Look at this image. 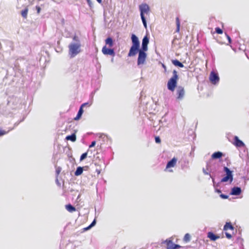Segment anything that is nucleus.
Segmentation results:
<instances>
[{"mask_svg":"<svg viewBox=\"0 0 249 249\" xmlns=\"http://www.w3.org/2000/svg\"><path fill=\"white\" fill-rule=\"evenodd\" d=\"M131 40L132 45L128 53V56L129 57L135 56L140 50V41L137 36L134 34H132L131 36Z\"/></svg>","mask_w":249,"mask_h":249,"instance_id":"1","label":"nucleus"},{"mask_svg":"<svg viewBox=\"0 0 249 249\" xmlns=\"http://www.w3.org/2000/svg\"><path fill=\"white\" fill-rule=\"evenodd\" d=\"M178 72L176 70H174L173 71L172 77L168 80L167 82V88L171 91H174L176 87H177V82L178 80Z\"/></svg>","mask_w":249,"mask_h":249,"instance_id":"2","label":"nucleus"},{"mask_svg":"<svg viewBox=\"0 0 249 249\" xmlns=\"http://www.w3.org/2000/svg\"><path fill=\"white\" fill-rule=\"evenodd\" d=\"M80 42L71 43L69 46V53L71 57H73L81 52Z\"/></svg>","mask_w":249,"mask_h":249,"instance_id":"3","label":"nucleus"},{"mask_svg":"<svg viewBox=\"0 0 249 249\" xmlns=\"http://www.w3.org/2000/svg\"><path fill=\"white\" fill-rule=\"evenodd\" d=\"M96 154L99 155L97 156L96 160H98V161H96L94 163V164L99 166V168L96 169V171L97 172V174H99L102 170V167L104 166L105 163L103 161L102 154H101L100 152H97Z\"/></svg>","mask_w":249,"mask_h":249,"instance_id":"4","label":"nucleus"},{"mask_svg":"<svg viewBox=\"0 0 249 249\" xmlns=\"http://www.w3.org/2000/svg\"><path fill=\"white\" fill-rule=\"evenodd\" d=\"M224 171L226 173V176L222 178L221 181L222 182H227L230 180V182L233 180V176L232 171H231L228 167H224Z\"/></svg>","mask_w":249,"mask_h":249,"instance_id":"5","label":"nucleus"},{"mask_svg":"<svg viewBox=\"0 0 249 249\" xmlns=\"http://www.w3.org/2000/svg\"><path fill=\"white\" fill-rule=\"evenodd\" d=\"M145 51L139 50L138 52L139 53V55L138 58L137 63L138 65L143 64L145 62L147 54L145 52Z\"/></svg>","mask_w":249,"mask_h":249,"instance_id":"6","label":"nucleus"},{"mask_svg":"<svg viewBox=\"0 0 249 249\" xmlns=\"http://www.w3.org/2000/svg\"><path fill=\"white\" fill-rule=\"evenodd\" d=\"M177 99L179 100H182L185 94V91L184 87L182 86H178L176 90Z\"/></svg>","mask_w":249,"mask_h":249,"instance_id":"7","label":"nucleus"},{"mask_svg":"<svg viewBox=\"0 0 249 249\" xmlns=\"http://www.w3.org/2000/svg\"><path fill=\"white\" fill-rule=\"evenodd\" d=\"M139 8L141 11V17L145 18L144 15L148 14L149 12V6L146 4H142L139 6Z\"/></svg>","mask_w":249,"mask_h":249,"instance_id":"8","label":"nucleus"},{"mask_svg":"<svg viewBox=\"0 0 249 249\" xmlns=\"http://www.w3.org/2000/svg\"><path fill=\"white\" fill-rule=\"evenodd\" d=\"M91 105H92L91 103H90V104L89 103H86L83 104L81 106L80 109L78 111V112L76 116L74 118V119L75 120H78L81 118V117L83 113V108L86 106L89 107L91 106Z\"/></svg>","mask_w":249,"mask_h":249,"instance_id":"9","label":"nucleus"},{"mask_svg":"<svg viewBox=\"0 0 249 249\" xmlns=\"http://www.w3.org/2000/svg\"><path fill=\"white\" fill-rule=\"evenodd\" d=\"M96 137H98L99 139L97 140L96 142L94 141V146H95L96 143H97L98 145L100 144L101 145L103 144V142H105L106 141H107V138L104 134H98L96 135Z\"/></svg>","mask_w":249,"mask_h":249,"instance_id":"10","label":"nucleus"},{"mask_svg":"<svg viewBox=\"0 0 249 249\" xmlns=\"http://www.w3.org/2000/svg\"><path fill=\"white\" fill-rule=\"evenodd\" d=\"M209 79L211 82L213 84H216L219 80V78L217 74L213 71L211 72Z\"/></svg>","mask_w":249,"mask_h":249,"instance_id":"11","label":"nucleus"},{"mask_svg":"<svg viewBox=\"0 0 249 249\" xmlns=\"http://www.w3.org/2000/svg\"><path fill=\"white\" fill-rule=\"evenodd\" d=\"M102 52L105 55H109L112 56H114L115 54L113 49L107 48L106 46L102 48Z\"/></svg>","mask_w":249,"mask_h":249,"instance_id":"12","label":"nucleus"},{"mask_svg":"<svg viewBox=\"0 0 249 249\" xmlns=\"http://www.w3.org/2000/svg\"><path fill=\"white\" fill-rule=\"evenodd\" d=\"M166 245L167 249H179L181 248L180 246L173 243L171 240H167Z\"/></svg>","mask_w":249,"mask_h":249,"instance_id":"13","label":"nucleus"},{"mask_svg":"<svg viewBox=\"0 0 249 249\" xmlns=\"http://www.w3.org/2000/svg\"><path fill=\"white\" fill-rule=\"evenodd\" d=\"M149 43L148 38L145 36L142 39V48L141 50L147 51L148 50V44Z\"/></svg>","mask_w":249,"mask_h":249,"instance_id":"14","label":"nucleus"},{"mask_svg":"<svg viewBox=\"0 0 249 249\" xmlns=\"http://www.w3.org/2000/svg\"><path fill=\"white\" fill-rule=\"evenodd\" d=\"M233 144L236 147H241L245 146L244 143L239 139L238 137L236 136L234 137Z\"/></svg>","mask_w":249,"mask_h":249,"instance_id":"15","label":"nucleus"},{"mask_svg":"<svg viewBox=\"0 0 249 249\" xmlns=\"http://www.w3.org/2000/svg\"><path fill=\"white\" fill-rule=\"evenodd\" d=\"M177 160L175 158H173L171 160H170L166 165V168H169L171 167H174L177 163Z\"/></svg>","mask_w":249,"mask_h":249,"instance_id":"16","label":"nucleus"},{"mask_svg":"<svg viewBox=\"0 0 249 249\" xmlns=\"http://www.w3.org/2000/svg\"><path fill=\"white\" fill-rule=\"evenodd\" d=\"M241 193V189L240 187H234L232 189L231 194L232 195H239Z\"/></svg>","mask_w":249,"mask_h":249,"instance_id":"17","label":"nucleus"},{"mask_svg":"<svg viewBox=\"0 0 249 249\" xmlns=\"http://www.w3.org/2000/svg\"><path fill=\"white\" fill-rule=\"evenodd\" d=\"M223 156V153L221 152L218 151L213 153L212 156L211 158L212 159H220Z\"/></svg>","mask_w":249,"mask_h":249,"instance_id":"18","label":"nucleus"},{"mask_svg":"<svg viewBox=\"0 0 249 249\" xmlns=\"http://www.w3.org/2000/svg\"><path fill=\"white\" fill-rule=\"evenodd\" d=\"M208 237L212 241H215L219 238V236L216 235L212 232L208 233Z\"/></svg>","mask_w":249,"mask_h":249,"instance_id":"19","label":"nucleus"},{"mask_svg":"<svg viewBox=\"0 0 249 249\" xmlns=\"http://www.w3.org/2000/svg\"><path fill=\"white\" fill-rule=\"evenodd\" d=\"M229 230H233L234 227L230 222H227L224 226V230L227 231Z\"/></svg>","mask_w":249,"mask_h":249,"instance_id":"20","label":"nucleus"},{"mask_svg":"<svg viewBox=\"0 0 249 249\" xmlns=\"http://www.w3.org/2000/svg\"><path fill=\"white\" fill-rule=\"evenodd\" d=\"M66 209L68 211H69L70 213H72L76 211L75 208L72 206L71 204L66 205Z\"/></svg>","mask_w":249,"mask_h":249,"instance_id":"21","label":"nucleus"},{"mask_svg":"<svg viewBox=\"0 0 249 249\" xmlns=\"http://www.w3.org/2000/svg\"><path fill=\"white\" fill-rule=\"evenodd\" d=\"M172 62L176 66H178L180 68H183L184 67L183 64L177 59L173 60Z\"/></svg>","mask_w":249,"mask_h":249,"instance_id":"22","label":"nucleus"},{"mask_svg":"<svg viewBox=\"0 0 249 249\" xmlns=\"http://www.w3.org/2000/svg\"><path fill=\"white\" fill-rule=\"evenodd\" d=\"M67 140H70L71 142H75L76 139V137L75 134H72L71 135H68L66 137Z\"/></svg>","mask_w":249,"mask_h":249,"instance_id":"23","label":"nucleus"},{"mask_svg":"<svg viewBox=\"0 0 249 249\" xmlns=\"http://www.w3.org/2000/svg\"><path fill=\"white\" fill-rule=\"evenodd\" d=\"M28 13V7H26L24 10L21 11V15L24 18L26 19L27 18Z\"/></svg>","mask_w":249,"mask_h":249,"instance_id":"24","label":"nucleus"},{"mask_svg":"<svg viewBox=\"0 0 249 249\" xmlns=\"http://www.w3.org/2000/svg\"><path fill=\"white\" fill-rule=\"evenodd\" d=\"M106 44L108 45L109 47H112L113 45V40L111 37H108L106 39Z\"/></svg>","mask_w":249,"mask_h":249,"instance_id":"25","label":"nucleus"},{"mask_svg":"<svg viewBox=\"0 0 249 249\" xmlns=\"http://www.w3.org/2000/svg\"><path fill=\"white\" fill-rule=\"evenodd\" d=\"M90 152V154H92V150H90V149H88V150L87 151V152H85L84 153H83L81 156V157H80V160H84L87 157V156H88V154H89V152Z\"/></svg>","mask_w":249,"mask_h":249,"instance_id":"26","label":"nucleus"},{"mask_svg":"<svg viewBox=\"0 0 249 249\" xmlns=\"http://www.w3.org/2000/svg\"><path fill=\"white\" fill-rule=\"evenodd\" d=\"M176 22L177 25L176 32L178 33L180 30V21L178 17L176 18Z\"/></svg>","mask_w":249,"mask_h":249,"instance_id":"27","label":"nucleus"},{"mask_svg":"<svg viewBox=\"0 0 249 249\" xmlns=\"http://www.w3.org/2000/svg\"><path fill=\"white\" fill-rule=\"evenodd\" d=\"M83 171V169L81 167H77L75 172V176H79L80 175Z\"/></svg>","mask_w":249,"mask_h":249,"instance_id":"28","label":"nucleus"},{"mask_svg":"<svg viewBox=\"0 0 249 249\" xmlns=\"http://www.w3.org/2000/svg\"><path fill=\"white\" fill-rule=\"evenodd\" d=\"M191 240V235L189 233H186L183 238V241L186 242H189Z\"/></svg>","mask_w":249,"mask_h":249,"instance_id":"29","label":"nucleus"},{"mask_svg":"<svg viewBox=\"0 0 249 249\" xmlns=\"http://www.w3.org/2000/svg\"><path fill=\"white\" fill-rule=\"evenodd\" d=\"M8 132H9V131H6L4 130H2V129H0V137H1L2 136L7 134Z\"/></svg>","mask_w":249,"mask_h":249,"instance_id":"30","label":"nucleus"},{"mask_svg":"<svg viewBox=\"0 0 249 249\" xmlns=\"http://www.w3.org/2000/svg\"><path fill=\"white\" fill-rule=\"evenodd\" d=\"M93 226V221H92L91 222V223L88 227H87L86 228H84L83 229V231H87V230H89V229L91 228Z\"/></svg>","mask_w":249,"mask_h":249,"instance_id":"31","label":"nucleus"},{"mask_svg":"<svg viewBox=\"0 0 249 249\" xmlns=\"http://www.w3.org/2000/svg\"><path fill=\"white\" fill-rule=\"evenodd\" d=\"M215 32L216 33H217L218 34H221L223 33V31L222 29H221L219 27H216L215 28Z\"/></svg>","mask_w":249,"mask_h":249,"instance_id":"32","label":"nucleus"},{"mask_svg":"<svg viewBox=\"0 0 249 249\" xmlns=\"http://www.w3.org/2000/svg\"><path fill=\"white\" fill-rule=\"evenodd\" d=\"M143 24L144 26V27L146 29L147 28V24L145 18H141Z\"/></svg>","mask_w":249,"mask_h":249,"instance_id":"33","label":"nucleus"},{"mask_svg":"<svg viewBox=\"0 0 249 249\" xmlns=\"http://www.w3.org/2000/svg\"><path fill=\"white\" fill-rule=\"evenodd\" d=\"M155 142L156 143H160L161 142L159 136L155 137Z\"/></svg>","mask_w":249,"mask_h":249,"instance_id":"34","label":"nucleus"},{"mask_svg":"<svg viewBox=\"0 0 249 249\" xmlns=\"http://www.w3.org/2000/svg\"><path fill=\"white\" fill-rule=\"evenodd\" d=\"M225 234H226V236L227 238L231 239L232 237V236L230 233H229L228 232H226Z\"/></svg>","mask_w":249,"mask_h":249,"instance_id":"35","label":"nucleus"},{"mask_svg":"<svg viewBox=\"0 0 249 249\" xmlns=\"http://www.w3.org/2000/svg\"><path fill=\"white\" fill-rule=\"evenodd\" d=\"M36 9L37 10V13L39 14L40 12L41 8L39 6H36Z\"/></svg>","mask_w":249,"mask_h":249,"instance_id":"36","label":"nucleus"},{"mask_svg":"<svg viewBox=\"0 0 249 249\" xmlns=\"http://www.w3.org/2000/svg\"><path fill=\"white\" fill-rule=\"evenodd\" d=\"M220 196H221V197H222V198H224V199H227L228 197L227 196L224 195V194H221L220 195Z\"/></svg>","mask_w":249,"mask_h":249,"instance_id":"37","label":"nucleus"},{"mask_svg":"<svg viewBox=\"0 0 249 249\" xmlns=\"http://www.w3.org/2000/svg\"><path fill=\"white\" fill-rule=\"evenodd\" d=\"M73 40H74V41H78V42H79V40H78V38L77 36H73Z\"/></svg>","mask_w":249,"mask_h":249,"instance_id":"38","label":"nucleus"},{"mask_svg":"<svg viewBox=\"0 0 249 249\" xmlns=\"http://www.w3.org/2000/svg\"><path fill=\"white\" fill-rule=\"evenodd\" d=\"M227 38H228V39L229 42L230 43H231V37H230V36H228V35H227Z\"/></svg>","mask_w":249,"mask_h":249,"instance_id":"39","label":"nucleus"},{"mask_svg":"<svg viewBox=\"0 0 249 249\" xmlns=\"http://www.w3.org/2000/svg\"><path fill=\"white\" fill-rule=\"evenodd\" d=\"M162 67L164 69V71H166V66L164 64H162Z\"/></svg>","mask_w":249,"mask_h":249,"instance_id":"40","label":"nucleus"},{"mask_svg":"<svg viewBox=\"0 0 249 249\" xmlns=\"http://www.w3.org/2000/svg\"><path fill=\"white\" fill-rule=\"evenodd\" d=\"M90 7H91V2L90 0H87Z\"/></svg>","mask_w":249,"mask_h":249,"instance_id":"41","label":"nucleus"},{"mask_svg":"<svg viewBox=\"0 0 249 249\" xmlns=\"http://www.w3.org/2000/svg\"><path fill=\"white\" fill-rule=\"evenodd\" d=\"M94 143L93 141L91 142V144L89 145V148H91L93 146Z\"/></svg>","mask_w":249,"mask_h":249,"instance_id":"42","label":"nucleus"},{"mask_svg":"<svg viewBox=\"0 0 249 249\" xmlns=\"http://www.w3.org/2000/svg\"><path fill=\"white\" fill-rule=\"evenodd\" d=\"M91 155L92 154H90V152H89L88 156H89V157H91Z\"/></svg>","mask_w":249,"mask_h":249,"instance_id":"43","label":"nucleus"},{"mask_svg":"<svg viewBox=\"0 0 249 249\" xmlns=\"http://www.w3.org/2000/svg\"><path fill=\"white\" fill-rule=\"evenodd\" d=\"M99 3H102V0H96Z\"/></svg>","mask_w":249,"mask_h":249,"instance_id":"44","label":"nucleus"},{"mask_svg":"<svg viewBox=\"0 0 249 249\" xmlns=\"http://www.w3.org/2000/svg\"><path fill=\"white\" fill-rule=\"evenodd\" d=\"M204 173L205 175H208V174H209V173H207L206 171H204Z\"/></svg>","mask_w":249,"mask_h":249,"instance_id":"45","label":"nucleus"},{"mask_svg":"<svg viewBox=\"0 0 249 249\" xmlns=\"http://www.w3.org/2000/svg\"><path fill=\"white\" fill-rule=\"evenodd\" d=\"M94 225H95V224H96V220H95V219H94Z\"/></svg>","mask_w":249,"mask_h":249,"instance_id":"46","label":"nucleus"}]
</instances>
